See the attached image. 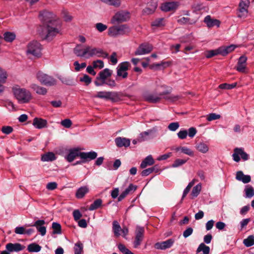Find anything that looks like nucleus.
I'll list each match as a JSON object with an SVG mask.
<instances>
[{"mask_svg": "<svg viewBox=\"0 0 254 254\" xmlns=\"http://www.w3.org/2000/svg\"><path fill=\"white\" fill-rule=\"evenodd\" d=\"M54 15L50 12H45L43 15L44 21L46 26L43 31V39L48 41H52L58 35H62V27L61 21L55 19Z\"/></svg>", "mask_w": 254, "mask_h": 254, "instance_id": "nucleus-1", "label": "nucleus"}, {"mask_svg": "<svg viewBox=\"0 0 254 254\" xmlns=\"http://www.w3.org/2000/svg\"><path fill=\"white\" fill-rule=\"evenodd\" d=\"M170 93L169 91H166L159 94L153 93H146L143 95V98L145 101L151 103L159 102L163 96V98L165 99L172 102L177 101L179 99V96L169 95Z\"/></svg>", "mask_w": 254, "mask_h": 254, "instance_id": "nucleus-2", "label": "nucleus"}, {"mask_svg": "<svg viewBox=\"0 0 254 254\" xmlns=\"http://www.w3.org/2000/svg\"><path fill=\"white\" fill-rule=\"evenodd\" d=\"M12 92L14 97L18 103L21 104L28 103L33 99V96L29 90L19 87H13Z\"/></svg>", "mask_w": 254, "mask_h": 254, "instance_id": "nucleus-3", "label": "nucleus"}, {"mask_svg": "<svg viewBox=\"0 0 254 254\" xmlns=\"http://www.w3.org/2000/svg\"><path fill=\"white\" fill-rule=\"evenodd\" d=\"M37 79L42 84L48 86H53L57 84V80L53 76L39 71L36 74Z\"/></svg>", "mask_w": 254, "mask_h": 254, "instance_id": "nucleus-4", "label": "nucleus"}, {"mask_svg": "<svg viewBox=\"0 0 254 254\" xmlns=\"http://www.w3.org/2000/svg\"><path fill=\"white\" fill-rule=\"evenodd\" d=\"M42 46L40 43L36 41H32L29 42L27 46V55L39 58L41 56Z\"/></svg>", "mask_w": 254, "mask_h": 254, "instance_id": "nucleus-5", "label": "nucleus"}, {"mask_svg": "<svg viewBox=\"0 0 254 254\" xmlns=\"http://www.w3.org/2000/svg\"><path fill=\"white\" fill-rule=\"evenodd\" d=\"M113 71L109 68H105L101 71L96 78L94 83L97 86H102L105 84L106 79L112 74Z\"/></svg>", "mask_w": 254, "mask_h": 254, "instance_id": "nucleus-6", "label": "nucleus"}, {"mask_svg": "<svg viewBox=\"0 0 254 254\" xmlns=\"http://www.w3.org/2000/svg\"><path fill=\"white\" fill-rule=\"evenodd\" d=\"M129 32V28L126 25L114 26L108 29V34L110 36L116 37L120 35H124Z\"/></svg>", "mask_w": 254, "mask_h": 254, "instance_id": "nucleus-7", "label": "nucleus"}, {"mask_svg": "<svg viewBox=\"0 0 254 254\" xmlns=\"http://www.w3.org/2000/svg\"><path fill=\"white\" fill-rule=\"evenodd\" d=\"M94 56L98 58H106L108 56V54L101 48L87 46L86 58Z\"/></svg>", "mask_w": 254, "mask_h": 254, "instance_id": "nucleus-8", "label": "nucleus"}, {"mask_svg": "<svg viewBox=\"0 0 254 254\" xmlns=\"http://www.w3.org/2000/svg\"><path fill=\"white\" fill-rule=\"evenodd\" d=\"M250 3L249 0H241L238 9L237 16L238 17L246 18L247 16Z\"/></svg>", "mask_w": 254, "mask_h": 254, "instance_id": "nucleus-9", "label": "nucleus"}, {"mask_svg": "<svg viewBox=\"0 0 254 254\" xmlns=\"http://www.w3.org/2000/svg\"><path fill=\"white\" fill-rule=\"evenodd\" d=\"M97 98L110 99L112 101L116 102L119 100V96L117 92L110 91H100L95 96Z\"/></svg>", "mask_w": 254, "mask_h": 254, "instance_id": "nucleus-10", "label": "nucleus"}, {"mask_svg": "<svg viewBox=\"0 0 254 254\" xmlns=\"http://www.w3.org/2000/svg\"><path fill=\"white\" fill-rule=\"evenodd\" d=\"M240 156H241V158L244 161L248 160L249 159V155L244 151L243 148H235L234 153L232 155L233 160L236 162H239L241 159Z\"/></svg>", "mask_w": 254, "mask_h": 254, "instance_id": "nucleus-11", "label": "nucleus"}, {"mask_svg": "<svg viewBox=\"0 0 254 254\" xmlns=\"http://www.w3.org/2000/svg\"><path fill=\"white\" fill-rule=\"evenodd\" d=\"M129 13L127 11H119L115 14L113 17L111 21L113 23H119L129 19Z\"/></svg>", "mask_w": 254, "mask_h": 254, "instance_id": "nucleus-12", "label": "nucleus"}, {"mask_svg": "<svg viewBox=\"0 0 254 254\" xmlns=\"http://www.w3.org/2000/svg\"><path fill=\"white\" fill-rule=\"evenodd\" d=\"M153 50L151 45L148 43L141 44L134 52L135 55H143L149 53Z\"/></svg>", "mask_w": 254, "mask_h": 254, "instance_id": "nucleus-13", "label": "nucleus"}, {"mask_svg": "<svg viewBox=\"0 0 254 254\" xmlns=\"http://www.w3.org/2000/svg\"><path fill=\"white\" fill-rule=\"evenodd\" d=\"M144 230L143 228L137 227L135 231V238L134 241V247L137 248L139 246L143 239Z\"/></svg>", "mask_w": 254, "mask_h": 254, "instance_id": "nucleus-14", "label": "nucleus"}, {"mask_svg": "<svg viewBox=\"0 0 254 254\" xmlns=\"http://www.w3.org/2000/svg\"><path fill=\"white\" fill-rule=\"evenodd\" d=\"M173 239H168L165 241L158 242L154 245V248L157 250H164L171 248L174 243Z\"/></svg>", "mask_w": 254, "mask_h": 254, "instance_id": "nucleus-15", "label": "nucleus"}, {"mask_svg": "<svg viewBox=\"0 0 254 254\" xmlns=\"http://www.w3.org/2000/svg\"><path fill=\"white\" fill-rule=\"evenodd\" d=\"M97 157V153L93 151L88 152H81L79 154V157L82 160V163L95 159Z\"/></svg>", "mask_w": 254, "mask_h": 254, "instance_id": "nucleus-16", "label": "nucleus"}, {"mask_svg": "<svg viewBox=\"0 0 254 254\" xmlns=\"http://www.w3.org/2000/svg\"><path fill=\"white\" fill-rule=\"evenodd\" d=\"M32 125L36 128L42 129L48 127V122L46 120L42 118H35Z\"/></svg>", "mask_w": 254, "mask_h": 254, "instance_id": "nucleus-17", "label": "nucleus"}, {"mask_svg": "<svg viewBox=\"0 0 254 254\" xmlns=\"http://www.w3.org/2000/svg\"><path fill=\"white\" fill-rule=\"evenodd\" d=\"M247 61V58L245 56H242L239 58L236 66L237 71L242 73L246 72Z\"/></svg>", "mask_w": 254, "mask_h": 254, "instance_id": "nucleus-18", "label": "nucleus"}, {"mask_svg": "<svg viewBox=\"0 0 254 254\" xmlns=\"http://www.w3.org/2000/svg\"><path fill=\"white\" fill-rule=\"evenodd\" d=\"M25 248L24 246L19 243H8L6 245V250L9 252H18L23 250Z\"/></svg>", "mask_w": 254, "mask_h": 254, "instance_id": "nucleus-19", "label": "nucleus"}, {"mask_svg": "<svg viewBox=\"0 0 254 254\" xmlns=\"http://www.w3.org/2000/svg\"><path fill=\"white\" fill-rule=\"evenodd\" d=\"M81 153L78 148H73L69 150L68 153L65 156V159L69 162L73 161L76 157H79Z\"/></svg>", "mask_w": 254, "mask_h": 254, "instance_id": "nucleus-20", "label": "nucleus"}, {"mask_svg": "<svg viewBox=\"0 0 254 254\" xmlns=\"http://www.w3.org/2000/svg\"><path fill=\"white\" fill-rule=\"evenodd\" d=\"M157 1L156 0H151L147 3V7L143 10V12L147 14L152 13L157 7Z\"/></svg>", "mask_w": 254, "mask_h": 254, "instance_id": "nucleus-21", "label": "nucleus"}, {"mask_svg": "<svg viewBox=\"0 0 254 254\" xmlns=\"http://www.w3.org/2000/svg\"><path fill=\"white\" fill-rule=\"evenodd\" d=\"M178 6L177 2H168L163 3L161 6V9L164 11H169L176 9Z\"/></svg>", "mask_w": 254, "mask_h": 254, "instance_id": "nucleus-22", "label": "nucleus"}, {"mask_svg": "<svg viewBox=\"0 0 254 254\" xmlns=\"http://www.w3.org/2000/svg\"><path fill=\"white\" fill-rule=\"evenodd\" d=\"M236 179L238 181H241L244 184H247L251 182V177L250 175H244L241 171H238L236 173Z\"/></svg>", "mask_w": 254, "mask_h": 254, "instance_id": "nucleus-23", "label": "nucleus"}, {"mask_svg": "<svg viewBox=\"0 0 254 254\" xmlns=\"http://www.w3.org/2000/svg\"><path fill=\"white\" fill-rule=\"evenodd\" d=\"M116 145L119 147H128L130 145V140L125 137H118L115 140Z\"/></svg>", "mask_w": 254, "mask_h": 254, "instance_id": "nucleus-24", "label": "nucleus"}, {"mask_svg": "<svg viewBox=\"0 0 254 254\" xmlns=\"http://www.w3.org/2000/svg\"><path fill=\"white\" fill-rule=\"evenodd\" d=\"M204 22L209 28L212 27L214 26H217L218 27H219L220 24L219 20L216 19L211 18L210 15H207L205 17Z\"/></svg>", "mask_w": 254, "mask_h": 254, "instance_id": "nucleus-25", "label": "nucleus"}, {"mask_svg": "<svg viewBox=\"0 0 254 254\" xmlns=\"http://www.w3.org/2000/svg\"><path fill=\"white\" fill-rule=\"evenodd\" d=\"M30 87L39 95H45L47 93V89L46 88L35 83L31 84Z\"/></svg>", "mask_w": 254, "mask_h": 254, "instance_id": "nucleus-26", "label": "nucleus"}, {"mask_svg": "<svg viewBox=\"0 0 254 254\" xmlns=\"http://www.w3.org/2000/svg\"><path fill=\"white\" fill-rule=\"evenodd\" d=\"M154 163V160L152 156L150 155L147 156L141 163L140 168L142 169L145 168L147 166H151Z\"/></svg>", "mask_w": 254, "mask_h": 254, "instance_id": "nucleus-27", "label": "nucleus"}, {"mask_svg": "<svg viewBox=\"0 0 254 254\" xmlns=\"http://www.w3.org/2000/svg\"><path fill=\"white\" fill-rule=\"evenodd\" d=\"M88 191L89 189L87 186L81 187L77 190L75 196L78 199L82 198Z\"/></svg>", "mask_w": 254, "mask_h": 254, "instance_id": "nucleus-28", "label": "nucleus"}, {"mask_svg": "<svg viewBox=\"0 0 254 254\" xmlns=\"http://www.w3.org/2000/svg\"><path fill=\"white\" fill-rule=\"evenodd\" d=\"M236 48V46L235 45H231L226 47H220V51L221 53V55L223 56H225L229 53L233 51Z\"/></svg>", "mask_w": 254, "mask_h": 254, "instance_id": "nucleus-29", "label": "nucleus"}, {"mask_svg": "<svg viewBox=\"0 0 254 254\" xmlns=\"http://www.w3.org/2000/svg\"><path fill=\"white\" fill-rule=\"evenodd\" d=\"M79 46L77 45L73 49L74 53L77 56L80 57H85L86 58L87 56V46L82 51L79 48Z\"/></svg>", "mask_w": 254, "mask_h": 254, "instance_id": "nucleus-30", "label": "nucleus"}, {"mask_svg": "<svg viewBox=\"0 0 254 254\" xmlns=\"http://www.w3.org/2000/svg\"><path fill=\"white\" fill-rule=\"evenodd\" d=\"M41 247L38 244L33 243L28 246L27 250L30 253H38L41 250Z\"/></svg>", "mask_w": 254, "mask_h": 254, "instance_id": "nucleus-31", "label": "nucleus"}, {"mask_svg": "<svg viewBox=\"0 0 254 254\" xmlns=\"http://www.w3.org/2000/svg\"><path fill=\"white\" fill-rule=\"evenodd\" d=\"M129 65V63L127 62H123L119 64L117 67V75H121V71L127 72Z\"/></svg>", "mask_w": 254, "mask_h": 254, "instance_id": "nucleus-32", "label": "nucleus"}, {"mask_svg": "<svg viewBox=\"0 0 254 254\" xmlns=\"http://www.w3.org/2000/svg\"><path fill=\"white\" fill-rule=\"evenodd\" d=\"M16 37V35L13 32H6L3 35V38L7 42H12Z\"/></svg>", "mask_w": 254, "mask_h": 254, "instance_id": "nucleus-33", "label": "nucleus"}, {"mask_svg": "<svg viewBox=\"0 0 254 254\" xmlns=\"http://www.w3.org/2000/svg\"><path fill=\"white\" fill-rule=\"evenodd\" d=\"M55 155L53 152H48L42 156L41 160L42 161H53L56 160Z\"/></svg>", "mask_w": 254, "mask_h": 254, "instance_id": "nucleus-34", "label": "nucleus"}, {"mask_svg": "<svg viewBox=\"0 0 254 254\" xmlns=\"http://www.w3.org/2000/svg\"><path fill=\"white\" fill-rule=\"evenodd\" d=\"M244 191L245 192V197L246 198H251L254 196V189L251 186H247L244 190Z\"/></svg>", "mask_w": 254, "mask_h": 254, "instance_id": "nucleus-35", "label": "nucleus"}, {"mask_svg": "<svg viewBox=\"0 0 254 254\" xmlns=\"http://www.w3.org/2000/svg\"><path fill=\"white\" fill-rule=\"evenodd\" d=\"M165 25V19L163 18H157L153 21L151 23V26L152 27H160L162 26H164Z\"/></svg>", "mask_w": 254, "mask_h": 254, "instance_id": "nucleus-36", "label": "nucleus"}, {"mask_svg": "<svg viewBox=\"0 0 254 254\" xmlns=\"http://www.w3.org/2000/svg\"><path fill=\"white\" fill-rule=\"evenodd\" d=\"M196 148L197 150L202 153H205L208 151V145L204 142H199L196 145Z\"/></svg>", "mask_w": 254, "mask_h": 254, "instance_id": "nucleus-37", "label": "nucleus"}, {"mask_svg": "<svg viewBox=\"0 0 254 254\" xmlns=\"http://www.w3.org/2000/svg\"><path fill=\"white\" fill-rule=\"evenodd\" d=\"M102 200L100 198L97 199L89 206V210H94L99 208L102 204Z\"/></svg>", "mask_w": 254, "mask_h": 254, "instance_id": "nucleus-38", "label": "nucleus"}, {"mask_svg": "<svg viewBox=\"0 0 254 254\" xmlns=\"http://www.w3.org/2000/svg\"><path fill=\"white\" fill-rule=\"evenodd\" d=\"M201 190V185L200 184H197L196 186L194 187L191 191L190 195L191 196V198H193L194 197H197L199 194L200 191Z\"/></svg>", "mask_w": 254, "mask_h": 254, "instance_id": "nucleus-39", "label": "nucleus"}, {"mask_svg": "<svg viewBox=\"0 0 254 254\" xmlns=\"http://www.w3.org/2000/svg\"><path fill=\"white\" fill-rule=\"evenodd\" d=\"M218 55H221L220 47L215 50H212L207 51L205 54V57L207 58H211L213 56Z\"/></svg>", "mask_w": 254, "mask_h": 254, "instance_id": "nucleus-40", "label": "nucleus"}, {"mask_svg": "<svg viewBox=\"0 0 254 254\" xmlns=\"http://www.w3.org/2000/svg\"><path fill=\"white\" fill-rule=\"evenodd\" d=\"M176 151H181L182 153L190 156H193L194 155L193 152L191 149L187 147H177L176 148Z\"/></svg>", "mask_w": 254, "mask_h": 254, "instance_id": "nucleus-41", "label": "nucleus"}, {"mask_svg": "<svg viewBox=\"0 0 254 254\" xmlns=\"http://www.w3.org/2000/svg\"><path fill=\"white\" fill-rule=\"evenodd\" d=\"M243 244L247 247H250L254 245V236L250 235L243 240Z\"/></svg>", "mask_w": 254, "mask_h": 254, "instance_id": "nucleus-42", "label": "nucleus"}, {"mask_svg": "<svg viewBox=\"0 0 254 254\" xmlns=\"http://www.w3.org/2000/svg\"><path fill=\"white\" fill-rule=\"evenodd\" d=\"M83 245L80 242L75 244L74 247V254H81L83 253Z\"/></svg>", "mask_w": 254, "mask_h": 254, "instance_id": "nucleus-43", "label": "nucleus"}, {"mask_svg": "<svg viewBox=\"0 0 254 254\" xmlns=\"http://www.w3.org/2000/svg\"><path fill=\"white\" fill-rule=\"evenodd\" d=\"M210 248L208 246H206L204 244L201 243L199 245L197 249V253L202 252L204 254H209Z\"/></svg>", "mask_w": 254, "mask_h": 254, "instance_id": "nucleus-44", "label": "nucleus"}, {"mask_svg": "<svg viewBox=\"0 0 254 254\" xmlns=\"http://www.w3.org/2000/svg\"><path fill=\"white\" fill-rule=\"evenodd\" d=\"M196 181V180L194 179L190 182L189 183V184H188L187 187L186 188V189L184 190L182 199H183L186 197V196L189 192L190 189L194 185V184Z\"/></svg>", "mask_w": 254, "mask_h": 254, "instance_id": "nucleus-45", "label": "nucleus"}, {"mask_svg": "<svg viewBox=\"0 0 254 254\" xmlns=\"http://www.w3.org/2000/svg\"><path fill=\"white\" fill-rule=\"evenodd\" d=\"M42 224L43 223H35L34 226L36 227L37 230L41 235L43 236L46 234V227L42 225Z\"/></svg>", "mask_w": 254, "mask_h": 254, "instance_id": "nucleus-46", "label": "nucleus"}, {"mask_svg": "<svg viewBox=\"0 0 254 254\" xmlns=\"http://www.w3.org/2000/svg\"><path fill=\"white\" fill-rule=\"evenodd\" d=\"M113 229L114 234L116 237L121 235L122 228L118 223H114Z\"/></svg>", "mask_w": 254, "mask_h": 254, "instance_id": "nucleus-47", "label": "nucleus"}, {"mask_svg": "<svg viewBox=\"0 0 254 254\" xmlns=\"http://www.w3.org/2000/svg\"><path fill=\"white\" fill-rule=\"evenodd\" d=\"M237 84L236 82L232 84L223 83L219 85V88L222 89H231L235 88Z\"/></svg>", "mask_w": 254, "mask_h": 254, "instance_id": "nucleus-48", "label": "nucleus"}, {"mask_svg": "<svg viewBox=\"0 0 254 254\" xmlns=\"http://www.w3.org/2000/svg\"><path fill=\"white\" fill-rule=\"evenodd\" d=\"M150 132V130L141 132L139 134V136L138 138V141L139 142H142L148 139L147 137Z\"/></svg>", "mask_w": 254, "mask_h": 254, "instance_id": "nucleus-49", "label": "nucleus"}, {"mask_svg": "<svg viewBox=\"0 0 254 254\" xmlns=\"http://www.w3.org/2000/svg\"><path fill=\"white\" fill-rule=\"evenodd\" d=\"M178 22L182 24H192L194 23V21L191 20L188 17H183L180 18L178 20Z\"/></svg>", "mask_w": 254, "mask_h": 254, "instance_id": "nucleus-50", "label": "nucleus"}, {"mask_svg": "<svg viewBox=\"0 0 254 254\" xmlns=\"http://www.w3.org/2000/svg\"><path fill=\"white\" fill-rule=\"evenodd\" d=\"M101 1L108 3L110 5L118 7L120 5V0H100Z\"/></svg>", "mask_w": 254, "mask_h": 254, "instance_id": "nucleus-51", "label": "nucleus"}, {"mask_svg": "<svg viewBox=\"0 0 254 254\" xmlns=\"http://www.w3.org/2000/svg\"><path fill=\"white\" fill-rule=\"evenodd\" d=\"M92 64L94 68L101 69L104 66V62L100 60L93 61Z\"/></svg>", "mask_w": 254, "mask_h": 254, "instance_id": "nucleus-52", "label": "nucleus"}, {"mask_svg": "<svg viewBox=\"0 0 254 254\" xmlns=\"http://www.w3.org/2000/svg\"><path fill=\"white\" fill-rule=\"evenodd\" d=\"M60 80L64 84H65L67 85L72 86L74 85V82L73 80L70 78L67 77H63L60 78Z\"/></svg>", "mask_w": 254, "mask_h": 254, "instance_id": "nucleus-53", "label": "nucleus"}, {"mask_svg": "<svg viewBox=\"0 0 254 254\" xmlns=\"http://www.w3.org/2000/svg\"><path fill=\"white\" fill-rule=\"evenodd\" d=\"M53 234H60L61 233V226L59 223H52Z\"/></svg>", "mask_w": 254, "mask_h": 254, "instance_id": "nucleus-54", "label": "nucleus"}, {"mask_svg": "<svg viewBox=\"0 0 254 254\" xmlns=\"http://www.w3.org/2000/svg\"><path fill=\"white\" fill-rule=\"evenodd\" d=\"M73 64L75 66V70L76 71H79L81 69L84 68L86 66V64L85 63H82L80 64L77 61H75Z\"/></svg>", "mask_w": 254, "mask_h": 254, "instance_id": "nucleus-55", "label": "nucleus"}, {"mask_svg": "<svg viewBox=\"0 0 254 254\" xmlns=\"http://www.w3.org/2000/svg\"><path fill=\"white\" fill-rule=\"evenodd\" d=\"M155 166H154L153 167L143 170L141 173V176L145 177L149 175L155 170Z\"/></svg>", "mask_w": 254, "mask_h": 254, "instance_id": "nucleus-56", "label": "nucleus"}, {"mask_svg": "<svg viewBox=\"0 0 254 254\" xmlns=\"http://www.w3.org/2000/svg\"><path fill=\"white\" fill-rule=\"evenodd\" d=\"M221 116L215 113H211L207 115V120L208 121H212L215 120L219 119Z\"/></svg>", "mask_w": 254, "mask_h": 254, "instance_id": "nucleus-57", "label": "nucleus"}, {"mask_svg": "<svg viewBox=\"0 0 254 254\" xmlns=\"http://www.w3.org/2000/svg\"><path fill=\"white\" fill-rule=\"evenodd\" d=\"M179 126L178 122H173L169 125L168 128L171 131H175L179 127Z\"/></svg>", "mask_w": 254, "mask_h": 254, "instance_id": "nucleus-58", "label": "nucleus"}, {"mask_svg": "<svg viewBox=\"0 0 254 254\" xmlns=\"http://www.w3.org/2000/svg\"><path fill=\"white\" fill-rule=\"evenodd\" d=\"M187 161V160L180 159H176L174 162V163L172 164V167L174 168L178 167L184 164Z\"/></svg>", "mask_w": 254, "mask_h": 254, "instance_id": "nucleus-59", "label": "nucleus"}, {"mask_svg": "<svg viewBox=\"0 0 254 254\" xmlns=\"http://www.w3.org/2000/svg\"><path fill=\"white\" fill-rule=\"evenodd\" d=\"M95 27L100 32H102L107 29V26L102 23H97L95 25Z\"/></svg>", "mask_w": 254, "mask_h": 254, "instance_id": "nucleus-60", "label": "nucleus"}, {"mask_svg": "<svg viewBox=\"0 0 254 254\" xmlns=\"http://www.w3.org/2000/svg\"><path fill=\"white\" fill-rule=\"evenodd\" d=\"M61 125L65 128H69L72 125V122L70 119H66L62 121Z\"/></svg>", "mask_w": 254, "mask_h": 254, "instance_id": "nucleus-61", "label": "nucleus"}, {"mask_svg": "<svg viewBox=\"0 0 254 254\" xmlns=\"http://www.w3.org/2000/svg\"><path fill=\"white\" fill-rule=\"evenodd\" d=\"M7 78V74L5 71L0 67V82L4 83Z\"/></svg>", "mask_w": 254, "mask_h": 254, "instance_id": "nucleus-62", "label": "nucleus"}, {"mask_svg": "<svg viewBox=\"0 0 254 254\" xmlns=\"http://www.w3.org/2000/svg\"><path fill=\"white\" fill-rule=\"evenodd\" d=\"M12 131L13 128L10 126H3L1 128V131L5 134H9L11 133Z\"/></svg>", "mask_w": 254, "mask_h": 254, "instance_id": "nucleus-63", "label": "nucleus"}, {"mask_svg": "<svg viewBox=\"0 0 254 254\" xmlns=\"http://www.w3.org/2000/svg\"><path fill=\"white\" fill-rule=\"evenodd\" d=\"M80 81L85 82L86 85H88L91 82V78L88 75L85 74L83 77L80 78Z\"/></svg>", "mask_w": 254, "mask_h": 254, "instance_id": "nucleus-64", "label": "nucleus"}]
</instances>
